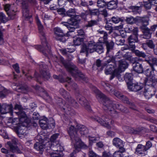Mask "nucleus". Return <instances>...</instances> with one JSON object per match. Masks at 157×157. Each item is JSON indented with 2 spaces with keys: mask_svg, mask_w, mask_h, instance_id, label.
<instances>
[{
  "mask_svg": "<svg viewBox=\"0 0 157 157\" xmlns=\"http://www.w3.org/2000/svg\"><path fill=\"white\" fill-rule=\"evenodd\" d=\"M36 22L41 40V45H35L34 47L35 49L42 52L45 56H47V53H51L50 47L46 40L43 26L41 24L40 21L38 18L36 19Z\"/></svg>",
  "mask_w": 157,
  "mask_h": 157,
  "instance_id": "obj_3",
  "label": "nucleus"
},
{
  "mask_svg": "<svg viewBox=\"0 0 157 157\" xmlns=\"http://www.w3.org/2000/svg\"><path fill=\"white\" fill-rule=\"evenodd\" d=\"M34 88L36 90H39L44 95L47 97H48L49 95L46 91L42 88L39 86H34Z\"/></svg>",
  "mask_w": 157,
  "mask_h": 157,
  "instance_id": "obj_43",
  "label": "nucleus"
},
{
  "mask_svg": "<svg viewBox=\"0 0 157 157\" xmlns=\"http://www.w3.org/2000/svg\"><path fill=\"white\" fill-rule=\"evenodd\" d=\"M144 6L145 8L147 10H149L151 8L152 6H153V8L154 9V6L155 5V3L153 2H150L147 0V1H144Z\"/></svg>",
  "mask_w": 157,
  "mask_h": 157,
  "instance_id": "obj_33",
  "label": "nucleus"
},
{
  "mask_svg": "<svg viewBox=\"0 0 157 157\" xmlns=\"http://www.w3.org/2000/svg\"><path fill=\"white\" fill-rule=\"evenodd\" d=\"M54 78L56 79H58L60 82H63L65 81L68 82L67 80V78L66 79H64L63 78L62 76L60 75L57 76L56 75H54L53 76Z\"/></svg>",
  "mask_w": 157,
  "mask_h": 157,
  "instance_id": "obj_42",
  "label": "nucleus"
},
{
  "mask_svg": "<svg viewBox=\"0 0 157 157\" xmlns=\"http://www.w3.org/2000/svg\"><path fill=\"white\" fill-rule=\"evenodd\" d=\"M113 144L117 147L119 148L121 151H123L125 150L124 148L123 141L122 140L118 138H114L113 140Z\"/></svg>",
  "mask_w": 157,
  "mask_h": 157,
  "instance_id": "obj_15",
  "label": "nucleus"
},
{
  "mask_svg": "<svg viewBox=\"0 0 157 157\" xmlns=\"http://www.w3.org/2000/svg\"><path fill=\"white\" fill-rule=\"evenodd\" d=\"M0 21L2 22L6 23L7 21V18L3 12L0 13Z\"/></svg>",
  "mask_w": 157,
  "mask_h": 157,
  "instance_id": "obj_50",
  "label": "nucleus"
},
{
  "mask_svg": "<svg viewBox=\"0 0 157 157\" xmlns=\"http://www.w3.org/2000/svg\"><path fill=\"white\" fill-rule=\"evenodd\" d=\"M105 44L107 50L106 54L108 55L109 52H111L113 49L114 43L113 41L111 40L110 41H108L106 42L105 43H103Z\"/></svg>",
  "mask_w": 157,
  "mask_h": 157,
  "instance_id": "obj_20",
  "label": "nucleus"
},
{
  "mask_svg": "<svg viewBox=\"0 0 157 157\" xmlns=\"http://www.w3.org/2000/svg\"><path fill=\"white\" fill-rule=\"evenodd\" d=\"M47 121V118L45 117L39 120V123L40 126L43 129H46L49 128Z\"/></svg>",
  "mask_w": 157,
  "mask_h": 157,
  "instance_id": "obj_24",
  "label": "nucleus"
},
{
  "mask_svg": "<svg viewBox=\"0 0 157 157\" xmlns=\"http://www.w3.org/2000/svg\"><path fill=\"white\" fill-rule=\"evenodd\" d=\"M101 84L107 91L109 93H112L113 92L112 89L113 87L109 83L105 82L102 81L101 82Z\"/></svg>",
  "mask_w": 157,
  "mask_h": 157,
  "instance_id": "obj_27",
  "label": "nucleus"
},
{
  "mask_svg": "<svg viewBox=\"0 0 157 157\" xmlns=\"http://www.w3.org/2000/svg\"><path fill=\"white\" fill-rule=\"evenodd\" d=\"M56 62H60L64 65L67 71L77 80H82L86 83L88 82V79L87 77L80 71L78 68L70 62L66 61L62 56L59 57H56Z\"/></svg>",
  "mask_w": 157,
  "mask_h": 157,
  "instance_id": "obj_2",
  "label": "nucleus"
},
{
  "mask_svg": "<svg viewBox=\"0 0 157 157\" xmlns=\"http://www.w3.org/2000/svg\"><path fill=\"white\" fill-rule=\"evenodd\" d=\"M91 118L92 120L98 122L101 124L106 127L108 129H110L111 128V126L109 124V121L110 120L109 118L105 117V116H102V118H101L98 116H95L91 117Z\"/></svg>",
  "mask_w": 157,
  "mask_h": 157,
  "instance_id": "obj_11",
  "label": "nucleus"
},
{
  "mask_svg": "<svg viewBox=\"0 0 157 157\" xmlns=\"http://www.w3.org/2000/svg\"><path fill=\"white\" fill-rule=\"evenodd\" d=\"M7 144L9 146L10 150L12 152L17 153H21V151L19 149L18 147L16 145L12 144H11L10 142H7Z\"/></svg>",
  "mask_w": 157,
  "mask_h": 157,
  "instance_id": "obj_21",
  "label": "nucleus"
},
{
  "mask_svg": "<svg viewBox=\"0 0 157 157\" xmlns=\"http://www.w3.org/2000/svg\"><path fill=\"white\" fill-rule=\"evenodd\" d=\"M95 50L99 54H101L103 52V46L101 44H96L95 47Z\"/></svg>",
  "mask_w": 157,
  "mask_h": 157,
  "instance_id": "obj_35",
  "label": "nucleus"
},
{
  "mask_svg": "<svg viewBox=\"0 0 157 157\" xmlns=\"http://www.w3.org/2000/svg\"><path fill=\"white\" fill-rule=\"evenodd\" d=\"M23 16L27 19L30 18L32 16L29 14L28 4L27 2H23L22 3Z\"/></svg>",
  "mask_w": 157,
  "mask_h": 157,
  "instance_id": "obj_18",
  "label": "nucleus"
},
{
  "mask_svg": "<svg viewBox=\"0 0 157 157\" xmlns=\"http://www.w3.org/2000/svg\"><path fill=\"white\" fill-rule=\"evenodd\" d=\"M119 58H118L117 61ZM117 63L118 64V68L114 69L110 78V80L112 79L115 77H116L119 79L121 77L120 74L122 72L124 71L128 67V64L124 60H118L117 61Z\"/></svg>",
  "mask_w": 157,
  "mask_h": 157,
  "instance_id": "obj_7",
  "label": "nucleus"
},
{
  "mask_svg": "<svg viewBox=\"0 0 157 157\" xmlns=\"http://www.w3.org/2000/svg\"><path fill=\"white\" fill-rule=\"evenodd\" d=\"M4 10L6 12L8 16L11 19L15 18L16 15V12L13 10H11V5L10 4H6L4 6Z\"/></svg>",
  "mask_w": 157,
  "mask_h": 157,
  "instance_id": "obj_16",
  "label": "nucleus"
},
{
  "mask_svg": "<svg viewBox=\"0 0 157 157\" xmlns=\"http://www.w3.org/2000/svg\"><path fill=\"white\" fill-rule=\"evenodd\" d=\"M146 43L148 47L151 49L154 48L155 45L154 44L152 40H148L146 41Z\"/></svg>",
  "mask_w": 157,
  "mask_h": 157,
  "instance_id": "obj_53",
  "label": "nucleus"
},
{
  "mask_svg": "<svg viewBox=\"0 0 157 157\" xmlns=\"http://www.w3.org/2000/svg\"><path fill=\"white\" fill-rule=\"evenodd\" d=\"M107 5L106 2L104 0H98L97 2V6L100 8H104Z\"/></svg>",
  "mask_w": 157,
  "mask_h": 157,
  "instance_id": "obj_37",
  "label": "nucleus"
},
{
  "mask_svg": "<svg viewBox=\"0 0 157 157\" xmlns=\"http://www.w3.org/2000/svg\"><path fill=\"white\" fill-rule=\"evenodd\" d=\"M120 99L121 100L127 104H130L131 105H132V104L131 103V102L129 101L128 98L125 96L122 95Z\"/></svg>",
  "mask_w": 157,
  "mask_h": 157,
  "instance_id": "obj_49",
  "label": "nucleus"
},
{
  "mask_svg": "<svg viewBox=\"0 0 157 157\" xmlns=\"http://www.w3.org/2000/svg\"><path fill=\"white\" fill-rule=\"evenodd\" d=\"M48 145H49V146H48L47 147H49L50 149H51V148H52V147H53V146L52 145H51L50 147V143L49 142H47L45 144H44L41 143L36 142L34 144V148L36 150L40 151H43L44 149L46 148L47 147L46 146ZM51 149H52V148H51Z\"/></svg>",
  "mask_w": 157,
  "mask_h": 157,
  "instance_id": "obj_14",
  "label": "nucleus"
},
{
  "mask_svg": "<svg viewBox=\"0 0 157 157\" xmlns=\"http://www.w3.org/2000/svg\"><path fill=\"white\" fill-rule=\"evenodd\" d=\"M128 89L131 91L136 92L137 91V82H132L127 84Z\"/></svg>",
  "mask_w": 157,
  "mask_h": 157,
  "instance_id": "obj_28",
  "label": "nucleus"
},
{
  "mask_svg": "<svg viewBox=\"0 0 157 157\" xmlns=\"http://www.w3.org/2000/svg\"><path fill=\"white\" fill-rule=\"evenodd\" d=\"M128 40L132 52L137 56V50H135L136 46L134 44L137 42V30L136 29L133 30V34L128 37Z\"/></svg>",
  "mask_w": 157,
  "mask_h": 157,
  "instance_id": "obj_9",
  "label": "nucleus"
},
{
  "mask_svg": "<svg viewBox=\"0 0 157 157\" xmlns=\"http://www.w3.org/2000/svg\"><path fill=\"white\" fill-rule=\"evenodd\" d=\"M147 61L151 67V65H152L154 68L155 66H157V58H153L151 59L152 63H150L151 61L149 60H147Z\"/></svg>",
  "mask_w": 157,
  "mask_h": 157,
  "instance_id": "obj_54",
  "label": "nucleus"
},
{
  "mask_svg": "<svg viewBox=\"0 0 157 157\" xmlns=\"http://www.w3.org/2000/svg\"><path fill=\"white\" fill-rule=\"evenodd\" d=\"M96 44L94 41H89L87 45L85 44L82 45L80 52H86V56H87L88 53H92L95 52V48Z\"/></svg>",
  "mask_w": 157,
  "mask_h": 157,
  "instance_id": "obj_10",
  "label": "nucleus"
},
{
  "mask_svg": "<svg viewBox=\"0 0 157 157\" xmlns=\"http://www.w3.org/2000/svg\"><path fill=\"white\" fill-rule=\"evenodd\" d=\"M57 11V12L60 14L65 15L66 10L63 8H60L58 9Z\"/></svg>",
  "mask_w": 157,
  "mask_h": 157,
  "instance_id": "obj_60",
  "label": "nucleus"
},
{
  "mask_svg": "<svg viewBox=\"0 0 157 157\" xmlns=\"http://www.w3.org/2000/svg\"><path fill=\"white\" fill-rule=\"evenodd\" d=\"M10 92V91L6 89H4L2 91H0V97L5 98L8 94Z\"/></svg>",
  "mask_w": 157,
  "mask_h": 157,
  "instance_id": "obj_44",
  "label": "nucleus"
},
{
  "mask_svg": "<svg viewBox=\"0 0 157 157\" xmlns=\"http://www.w3.org/2000/svg\"><path fill=\"white\" fill-rule=\"evenodd\" d=\"M96 65L98 67H101V70H102L105 66L107 63H101V61L100 59H98L97 60L96 63Z\"/></svg>",
  "mask_w": 157,
  "mask_h": 157,
  "instance_id": "obj_38",
  "label": "nucleus"
},
{
  "mask_svg": "<svg viewBox=\"0 0 157 157\" xmlns=\"http://www.w3.org/2000/svg\"><path fill=\"white\" fill-rule=\"evenodd\" d=\"M67 80L68 81L67 82L68 83H70L72 87L75 90H76L78 88V86L77 84L75 83H73L71 82V78L69 77L67 78Z\"/></svg>",
  "mask_w": 157,
  "mask_h": 157,
  "instance_id": "obj_56",
  "label": "nucleus"
},
{
  "mask_svg": "<svg viewBox=\"0 0 157 157\" xmlns=\"http://www.w3.org/2000/svg\"><path fill=\"white\" fill-rule=\"evenodd\" d=\"M72 130V132L74 135H77L79 137V133L81 136H84L86 135L89 133L88 129L84 125L79 124L76 125L75 128L74 126L71 125L68 129V132L69 134L70 130Z\"/></svg>",
  "mask_w": 157,
  "mask_h": 157,
  "instance_id": "obj_8",
  "label": "nucleus"
},
{
  "mask_svg": "<svg viewBox=\"0 0 157 157\" xmlns=\"http://www.w3.org/2000/svg\"><path fill=\"white\" fill-rule=\"evenodd\" d=\"M54 150V152L51 153L50 154L51 157H62V155L60 154L58 152V151H62L61 150L57 149Z\"/></svg>",
  "mask_w": 157,
  "mask_h": 157,
  "instance_id": "obj_34",
  "label": "nucleus"
},
{
  "mask_svg": "<svg viewBox=\"0 0 157 157\" xmlns=\"http://www.w3.org/2000/svg\"><path fill=\"white\" fill-rule=\"evenodd\" d=\"M118 2L117 0H112L109 2H107L108 9L110 10L115 9L117 7Z\"/></svg>",
  "mask_w": 157,
  "mask_h": 157,
  "instance_id": "obj_23",
  "label": "nucleus"
},
{
  "mask_svg": "<svg viewBox=\"0 0 157 157\" xmlns=\"http://www.w3.org/2000/svg\"><path fill=\"white\" fill-rule=\"evenodd\" d=\"M47 67L45 65L44 66L43 64H41L39 66L40 73L45 80H48L50 77V74L45 70Z\"/></svg>",
  "mask_w": 157,
  "mask_h": 157,
  "instance_id": "obj_17",
  "label": "nucleus"
},
{
  "mask_svg": "<svg viewBox=\"0 0 157 157\" xmlns=\"http://www.w3.org/2000/svg\"><path fill=\"white\" fill-rule=\"evenodd\" d=\"M4 30V29H2V28H0V45L4 43L2 31Z\"/></svg>",
  "mask_w": 157,
  "mask_h": 157,
  "instance_id": "obj_58",
  "label": "nucleus"
},
{
  "mask_svg": "<svg viewBox=\"0 0 157 157\" xmlns=\"http://www.w3.org/2000/svg\"><path fill=\"white\" fill-rule=\"evenodd\" d=\"M72 130H70L69 131V135L70 136L72 143L74 145L75 149L78 151L79 149H86L88 148L87 146L84 143L81 141L80 137L77 135H74L72 132Z\"/></svg>",
  "mask_w": 157,
  "mask_h": 157,
  "instance_id": "obj_5",
  "label": "nucleus"
},
{
  "mask_svg": "<svg viewBox=\"0 0 157 157\" xmlns=\"http://www.w3.org/2000/svg\"><path fill=\"white\" fill-rule=\"evenodd\" d=\"M59 135L58 133H55L52 135L51 137L50 140L52 142H56L57 139Z\"/></svg>",
  "mask_w": 157,
  "mask_h": 157,
  "instance_id": "obj_57",
  "label": "nucleus"
},
{
  "mask_svg": "<svg viewBox=\"0 0 157 157\" xmlns=\"http://www.w3.org/2000/svg\"><path fill=\"white\" fill-rule=\"evenodd\" d=\"M14 109H18L19 111L16 112L18 116L21 118H24L26 116V114L25 112L21 111L22 107L21 106L18 104L15 105Z\"/></svg>",
  "mask_w": 157,
  "mask_h": 157,
  "instance_id": "obj_25",
  "label": "nucleus"
},
{
  "mask_svg": "<svg viewBox=\"0 0 157 157\" xmlns=\"http://www.w3.org/2000/svg\"><path fill=\"white\" fill-rule=\"evenodd\" d=\"M98 22L99 20L98 19H91L87 22L86 26V27H92L95 25H98Z\"/></svg>",
  "mask_w": 157,
  "mask_h": 157,
  "instance_id": "obj_29",
  "label": "nucleus"
},
{
  "mask_svg": "<svg viewBox=\"0 0 157 157\" xmlns=\"http://www.w3.org/2000/svg\"><path fill=\"white\" fill-rule=\"evenodd\" d=\"M98 32L100 34V37L98 40L100 43L103 44L108 41V35L107 32L103 30L98 31Z\"/></svg>",
  "mask_w": 157,
  "mask_h": 157,
  "instance_id": "obj_19",
  "label": "nucleus"
},
{
  "mask_svg": "<svg viewBox=\"0 0 157 157\" xmlns=\"http://www.w3.org/2000/svg\"><path fill=\"white\" fill-rule=\"evenodd\" d=\"M94 92L96 94L97 98L102 101L103 109L107 111L111 116L115 117L117 113L115 108L118 109L120 104L113 102L96 88H94Z\"/></svg>",
  "mask_w": 157,
  "mask_h": 157,
  "instance_id": "obj_1",
  "label": "nucleus"
},
{
  "mask_svg": "<svg viewBox=\"0 0 157 157\" xmlns=\"http://www.w3.org/2000/svg\"><path fill=\"white\" fill-rule=\"evenodd\" d=\"M142 94L146 98L148 99L152 96V94L149 90H146L142 92Z\"/></svg>",
  "mask_w": 157,
  "mask_h": 157,
  "instance_id": "obj_47",
  "label": "nucleus"
},
{
  "mask_svg": "<svg viewBox=\"0 0 157 157\" xmlns=\"http://www.w3.org/2000/svg\"><path fill=\"white\" fill-rule=\"evenodd\" d=\"M89 13L90 15H97L99 13L97 9H94L93 10L89 9L88 10Z\"/></svg>",
  "mask_w": 157,
  "mask_h": 157,
  "instance_id": "obj_55",
  "label": "nucleus"
},
{
  "mask_svg": "<svg viewBox=\"0 0 157 157\" xmlns=\"http://www.w3.org/2000/svg\"><path fill=\"white\" fill-rule=\"evenodd\" d=\"M141 80H142L141 82H140V88L138 89V92L141 90L144 87V84H146L147 82V78H141Z\"/></svg>",
  "mask_w": 157,
  "mask_h": 157,
  "instance_id": "obj_45",
  "label": "nucleus"
},
{
  "mask_svg": "<svg viewBox=\"0 0 157 157\" xmlns=\"http://www.w3.org/2000/svg\"><path fill=\"white\" fill-rule=\"evenodd\" d=\"M48 126L49 127H54L55 126V122L54 120L52 119L51 118L48 121Z\"/></svg>",
  "mask_w": 157,
  "mask_h": 157,
  "instance_id": "obj_61",
  "label": "nucleus"
},
{
  "mask_svg": "<svg viewBox=\"0 0 157 157\" xmlns=\"http://www.w3.org/2000/svg\"><path fill=\"white\" fill-rule=\"evenodd\" d=\"M80 21L79 20H77L75 18L71 17L68 19L67 22H62L61 23L68 28V27H69L70 25H71L72 26L74 25L78 27Z\"/></svg>",
  "mask_w": 157,
  "mask_h": 157,
  "instance_id": "obj_13",
  "label": "nucleus"
},
{
  "mask_svg": "<svg viewBox=\"0 0 157 157\" xmlns=\"http://www.w3.org/2000/svg\"><path fill=\"white\" fill-rule=\"evenodd\" d=\"M113 94L116 97L119 99L120 98H121L122 95V94L120 92L117 90H115Z\"/></svg>",
  "mask_w": 157,
  "mask_h": 157,
  "instance_id": "obj_64",
  "label": "nucleus"
},
{
  "mask_svg": "<svg viewBox=\"0 0 157 157\" xmlns=\"http://www.w3.org/2000/svg\"><path fill=\"white\" fill-rule=\"evenodd\" d=\"M63 96L66 100L67 101H69V99L70 98L71 99V97L70 96L69 93L67 91L64 94Z\"/></svg>",
  "mask_w": 157,
  "mask_h": 157,
  "instance_id": "obj_63",
  "label": "nucleus"
},
{
  "mask_svg": "<svg viewBox=\"0 0 157 157\" xmlns=\"http://www.w3.org/2000/svg\"><path fill=\"white\" fill-rule=\"evenodd\" d=\"M83 41V39L78 37L74 38L73 41L74 44L76 46H78L81 44Z\"/></svg>",
  "mask_w": 157,
  "mask_h": 157,
  "instance_id": "obj_32",
  "label": "nucleus"
},
{
  "mask_svg": "<svg viewBox=\"0 0 157 157\" xmlns=\"http://www.w3.org/2000/svg\"><path fill=\"white\" fill-rule=\"evenodd\" d=\"M151 68H149L146 69L144 71V74L148 77L152 78L154 76V71L155 70L154 67L151 65Z\"/></svg>",
  "mask_w": 157,
  "mask_h": 157,
  "instance_id": "obj_22",
  "label": "nucleus"
},
{
  "mask_svg": "<svg viewBox=\"0 0 157 157\" xmlns=\"http://www.w3.org/2000/svg\"><path fill=\"white\" fill-rule=\"evenodd\" d=\"M79 25V24H78ZM79 26V25H78V26H71V25H70L69 26V27L68 28V30L69 31L67 32V33H66L67 37L69 36L70 35L69 34V33L71 32H74L75 29L78 28Z\"/></svg>",
  "mask_w": 157,
  "mask_h": 157,
  "instance_id": "obj_40",
  "label": "nucleus"
},
{
  "mask_svg": "<svg viewBox=\"0 0 157 157\" xmlns=\"http://www.w3.org/2000/svg\"><path fill=\"white\" fill-rule=\"evenodd\" d=\"M106 24L105 26V28L106 30L109 31V34H110L112 32L113 30L112 24L110 23H109L107 21H106Z\"/></svg>",
  "mask_w": 157,
  "mask_h": 157,
  "instance_id": "obj_46",
  "label": "nucleus"
},
{
  "mask_svg": "<svg viewBox=\"0 0 157 157\" xmlns=\"http://www.w3.org/2000/svg\"><path fill=\"white\" fill-rule=\"evenodd\" d=\"M88 138L89 144L90 145H92L93 143H95L96 141H98L99 140V137H95L89 136Z\"/></svg>",
  "mask_w": 157,
  "mask_h": 157,
  "instance_id": "obj_41",
  "label": "nucleus"
},
{
  "mask_svg": "<svg viewBox=\"0 0 157 157\" xmlns=\"http://www.w3.org/2000/svg\"><path fill=\"white\" fill-rule=\"evenodd\" d=\"M125 151H121L119 149L118 151H116L113 154V156L114 157H122V153L124 152Z\"/></svg>",
  "mask_w": 157,
  "mask_h": 157,
  "instance_id": "obj_52",
  "label": "nucleus"
},
{
  "mask_svg": "<svg viewBox=\"0 0 157 157\" xmlns=\"http://www.w3.org/2000/svg\"><path fill=\"white\" fill-rule=\"evenodd\" d=\"M108 58L106 68L105 70V73L106 75L110 74L113 72V69L117 67V59L119 58L118 55L115 56H110L107 57Z\"/></svg>",
  "mask_w": 157,
  "mask_h": 157,
  "instance_id": "obj_4",
  "label": "nucleus"
},
{
  "mask_svg": "<svg viewBox=\"0 0 157 157\" xmlns=\"http://www.w3.org/2000/svg\"><path fill=\"white\" fill-rule=\"evenodd\" d=\"M133 75L131 73H126L124 76V79L127 84L135 82V80L133 79Z\"/></svg>",
  "mask_w": 157,
  "mask_h": 157,
  "instance_id": "obj_26",
  "label": "nucleus"
},
{
  "mask_svg": "<svg viewBox=\"0 0 157 157\" xmlns=\"http://www.w3.org/2000/svg\"><path fill=\"white\" fill-rule=\"evenodd\" d=\"M65 15L75 18V9H70L66 12Z\"/></svg>",
  "mask_w": 157,
  "mask_h": 157,
  "instance_id": "obj_31",
  "label": "nucleus"
},
{
  "mask_svg": "<svg viewBox=\"0 0 157 157\" xmlns=\"http://www.w3.org/2000/svg\"><path fill=\"white\" fill-rule=\"evenodd\" d=\"M137 58L136 57L134 58L132 60V61L133 62L132 65L133 70L136 72H137V69L136 68L137 64Z\"/></svg>",
  "mask_w": 157,
  "mask_h": 157,
  "instance_id": "obj_48",
  "label": "nucleus"
},
{
  "mask_svg": "<svg viewBox=\"0 0 157 157\" xmlns=\"http://www.w3.org/2000/svg\"><path fill=\"white\" fill-rule=\"evenodd\" d=\"M59 101L61 102L59 104L60 107L61 108H62L64 110L69 111L70 110V108H69V106L67 105V106L66 105H63V103L62 101V99H60Z\"/></svg>",
  "mask_w": 157,
  "mask_h": 157,
  "instance_id": "obj_51",
  "label": "nucleus"
},
{
  "mask_svg": "<svg viewBox=\"0 0 157 157\" xmlns=\"http://www.w3.org/2000/svg\"><path fill=\"white\" fill-rule=\"evenodd\" d=\"M12 67L17 73H20L19 65L17 63L13 65Z\"/></svg>",
  "mask_w": 157,
  "mask_h": 157,
  "instance_id": "obj_59",
  "label": "nucleus"
},
{
  "mask_svg": "<svg viewBox=\"0 0 157 157\" xmlns=\"http://www.w3.org/2000/svg\"><path fill=\"white\" fill-rule=\"evenodd\" d=\"M54 31L57 40L63 42H66L67 39L65 37L67 36L64 33L63 30L59 28L56 27L54 29Z\"/></svg>",
  "mask_w": 157,
  "mask_h": 157,
  "instance_id": "obj_12",
  "label": "nucleus"
},
{
  "mask_svg": "<svg viewBox=\"0 0 157 157\" xmlns=\"http://www.w3.org/2000/svg\"><path fill=\"white\" fill-rule=\"evenodd\" d=\"M125 21L129 24H132L136 23L137 21V19L136 17L134 18L132 17H127Z\"/></svg>",
  "mask_w": 157,
  "mask_h": 157,
  "instance_id": "obj_36",
  "label": "nucleus"
},
{
  "mask_svg": "<svg viewBox=\"0 0 157 157\" xmlns=\"http://www.w3.org/2000/svg\"><path fill=\"white\" fill-rule=\"evenodd\" d=\"M79 102L82 105L84 106H87V108H88L89 110H90V106L88 105V101L84 97L82 96L79 98Z\"/></svg>",
  "mask_w": 157,
  "mask_h": 157,
  "instance_id": "obj_30",
  "label": "nucleus"
},
{
  "mask_svg": "<svg viewBox=\"0 0 157 157\" xmlns=\"http://www.w3.org/2000/svg\"><path fill=\"white\" fill-rule=\"evenodd\" d=\"M111 20L113 23L117 24L120 21H123L124 19L123 18H120L117 16H114L111 18Z\"/></svg>",
  "mask_w": 157,
  "mask_h": 157,
  "instance_id": "obj_39",
  "label": "nucleus"
},
{
  "mask_svg": "<svg viewBox=\"0 0 157 157\" xmlns=\"http://www.w3.org/2000/svg\"><path fill=\"white\" fill-rule=\"evenodd\" d=\"M138 22L142 23V25L140 27V29L144 33L143 38L146 39L151 38L152 32H150L148 30V28L147 27L148 24V18H141L138 17Z\"/></svg>",
  "mask_w": 157,
  "mask_h": 157,
  "instance_id": "obj_6",
  "label": "nucleus"
},
{
  "mask_svg": "<svg viewBox=\"0 0 157 157\" xmlns=\"http://www.w3.org/2000/svg\"><path fill=\"white\" fill-rule=\"evenodd\" d=\"M129 9L132 10V11L134 14H137V6H131L130 7Z\"/></svg>",
  "mask_w": 157,
  "mask_h": 157,
  "instance_id": "obj_62",
  "label": "nucleus"
}]
</instances>
